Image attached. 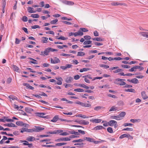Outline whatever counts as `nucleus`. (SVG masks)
Wrapping results in <instances>:
<instances>
[{
	"instance_id": "obj_1",
	"label": "nucleus",
	"mask_w": 148,
	"mask_h": 148,
	"mask_svg": "<svg viewBox=\"0 0 148 148\" xmlns=\"http://www.w3.org/2000/svg\"><path fill=\"white\" fill-rule=\"evenodd\" d=\"M125 80V79L117 78L114 80V83L118 85L124 86L126 84V83L124 82Z\"/></svg>"
},
{
	"instance_id": "obj_2",
	"label": "nucleus",
	"mask_w": 148,
	"mask_h": 148,
	"mask_svg": "<svg viewBox=\"0 0 148 148\" xmlns=\"http://www.w3.org/2000/svg\"><path fill=\"white\" fill-rule=\"evenodd\" d=\"M50 61L51 63L53 64L58 63L60 62L59 59L56 57H54L53 59L52 58H51Z\"/></svg>"
},
{
	"instance_id": "obj_3",
	"label": "nucleus",
	"mask_w": 148,
	"mask_h": 148,
	"mask_svg": "<svg viewBox=\"0 0 148 148\" xmlns=\"http://www.w3.org/2000/svg\"><path fill=\"white\" fill-rule=\"evenodd\" d=\"M111 5L113 6L116 5H123L125 6H127V5L126 4L124 3H119L113 2L111 3Z\"/></svg>"
},
{
	"instance_id": "obj_4",
	"label": "nucleus",
	"mask_w": 148,
	"mask_h": 148,
	"mask_svg": "<svg viewBox=\"0 0 148 148\" xmlns=\"http://www.w3.org/2000/svg\"><path fill=\"white\" fill-rule=\"evenodd\" d=\"M109 124L110 126H114L116 127L117 126V122L115 121L112 120L109 121Z\"/></svg>"
},
{
	"instance_id": "obj_5",
	"label": "nucleus",
	"mask_w": 148,
	"mask_h": 148,
	"mask_svg": "<svg viewBox=\"0 0 148 148\" xmlns=\"http://www.w3.org/2000/svg\"><path fill=\"white\" fill-rule=\"evenodd\" d=\"M70 139L68 137L60 138L57 139H56L55 141L56 142H60L61 141H70Z\"/></svg>"
},
{
	"instance_id": "obj_6",
	"label": "nucleus",
	"mask_w": 148,
	"mask_h": 148,
	"mask_svg": "<svg viewBox=\"0 0 148 148\" xmlns=\"http://www.w3.org/2000/svg\"><path fill=\"white\" fill-rule=\"evenodd\" d=\"M83 106L85 107H91V105L90 102L88 101L86 103H83Z\"/></svg>"
},
{
	"instance_id": "obj_7",
	"label": "nucleus",
	"mask_w": 148,
	"mask_h": 148,
	"mask_svg": "<svg viewBox=\"0 0 148 148\" xmlns=\"http://www.w3.org/2000/svg\"><path fill=\"white\" fill-rule=\"evenodd\" d=\"M35 128H34L35 132H39L44 129V128L41 127H39L35 126Z\"/></svg>"
},
{
	"instance_id": "obj_8",
	"label": "nucleus",
	"mask_w": 148,
	"mask_h": 148,
	"mask_svg": "<svg viewBox=\"0 0 148 148\" xmlns=\"http://www.w3.org/2000/svg\"><path fill=\"white\" fill-rule=\"evenodd\" d=\"M3 125L8 127H17V126L16 125L12 123H10L4 124Z\"/></svg>"
},
{
	"instance_id": "obj_9",
	"label": "nucleus",
	"mask_w": 148,
	"mask_h": 148,
	"mask_svg": "<svg viewBox=\"0 0 148 148\" xmlns=\"http://www.w3.org/2000/svg\"><path fill=\"white\" fill-rule=\"evenodd\" d=\"M79 124H83L84 125H88L89 123L88 121L84 120H81L79 121Z\"/></svg>"
},
{
	"instance_id": "obj_10",
	"label": "nucleus",
	"mask_w": 148,
	"mask_h": 148,
	"mask_svg": "<svg viewBox=\"0 0 148 148\" xmlns=\"http://www.w3.org/2000/svg\"><path fill=\"white\" fill-rule=\"evenodd\" d=\"M56 79L58 80V81L56 83V84L59 85H61L62 84V81L63 79L61 77L58 78L56 77Z\"/></svg>"
},
{
	"instance_id": "obj_11",
	"label": "nucleus",
	"mask_w": 148,
	"mask_h": 148,
	"mask_svg": "<svg viewBox=\"0 0 148 148\" xmlns=\"http://www.w3.org/2000/svg\"><path fill=\"white\" fill-rule=\"evenodd\" d=\"M102 120L98 119H91L90 120V121L92 123H100Z\"/></svg>"
},
{
	"instance_id": "obj_12",
	"label": "nucleus",
	"mask_w": 148,
	"mask_h": 148,
	"mask_svg": "<svg viewBox=\"0 0 148 148\" xmlns=\"http://www.w3.org/2000/svg\"><path fill=\"white\" fill-rule=\"evenodd\" d=\"M50 49H51V47H48L44 51V53L45 54V56H47L49 55V53L50 52Z\"/></svg>"
},
{
	"instance_id": "obj_13",
	"label": "nucleus",
	"mask_w": 148,
	"mask_h": 148,
	"mask_svg": "<svg viewBox=\"0 0 148 148\" xmlns=\"http://www.w3.org/2000/svg\"><path fill=\"white\" fill-rule=\"evenodd\" d=\"M126 113L124 112H121L119 115V117L120 118V119H123V117H124L126 115Z\"/></svg>"
},
{
	"instance_id": "obj_14",
	"label": "nucleus",
	"mask_w": 148,
	"mask_h": 148,
	"mask_svg": "<svg viewBox=\"0 0 148 148\" xmlns=\"http://www.w3.org/2000/svg\"><path fill=\"white\" fill-rule=\"evenodd\" d=\"M26 140L29 141H32L36 140L35 138L33 136H29L27 138Z\"/></svg>"
},
{
	"instance_id": "obj_15",
	"label": "nucleus",
	"mask_w": 148,
	"mask_h": 148,
	"mask_svg": "<svg viewBox=\"0 0 148 148\" xmlns=\"http://www.w3.org/2000/svg\"><path fill=\"white\" fill-rule=\"evenodd\" d=\"M34 8L31 7H29L27 8L28 12L29 13H34L36 12V11L33 10Z\"/></svg>"
},
{
	"instance_id": "obj_16",
	"label": "nucleus",
	"mask_w": 148,
	"mask_h": 148,
	"mask_svg": "<svg viewBox=\"0 0 148 148\" xmlns=\"http://www.w3.org/2000/svg\"><path fill=\"white\" fill-rule=\"evenodd\" d=\"M104 128L102 126L99 125L95 127L93 129V130H101L102 129H104Z\"/></svg>"
},
{
	"instance_id": "obj_17",
	"label": "nucleus",
	"mask_w": 148,
	"mask_h": 148,
	"mask_svg": "<svg viewBox=\"0 0 148 148\" xmlns=\"http://www.w3.org/2000/svg\"><path fill=\"white\" fill-rule=\"evenodd\" d=\"M42 40H41V42L42 43H46L48 42V38L46 37H42Z\"/></svg>"
},
{
	"instance_id": "obj_18",
	"label": "nucleus",
	"mask_w": 148,
	"mask_h": 148,
	"mask_svg": "<svg viewBox=\"0 0 148 148\" xmlns=\"http://www.w3.org/2000/svg\"><path fill=\"white\" fill-rule=\"evenodd\" d=\"M58 116L56 115L53 117L52 119L51 120V121L53 122H55L58 121Z\"/></svg>"
},
{
	"instance_id": "obj_19",
	"label": "nucleus",
	"mask_w": 148,
	"mask_h": 148,
	"mask_svg": "<svg viewBox=\"0 0 148 148\" xmlns=\"http://www.w3.org/2000/svg\"><path fill=\"white\" fill-rule=\"evenodd\" d=\"M73 80V77H69L66 78L65 81L67 83H70Z\"/></svg>"
},
{
	"instance_id": "obj_20",
	"label": "nucleus",
	"mask_w": 148,
	"mask_h": 148,
	"mask_svg": "<svg viewBox=\"0 0 148 148\" xmlns=\"http://www.w3.org/2000/svg\"><path fill=\"white\" fill-rule=\"evenodd\" d=\"M76 36H82L83 34V33L82 32L81 30H80V29L77 32H76Z\"/></svg>"
},
{
	"instance_id": "obj_21",
	"label": "nucleus",
	"mask_w": 148,
	"mask_h": 148,
	"mask_svg": "<svg viewBox=\"0 0 148 148\" xmlns=\"http://www.w3.org/2000/svg\"><path fill=\"white\" fill-rule=\"evenodd\" d=\"M104 108V107L102 106H98L95 107L94 108V110L95 111H98L99 110L103 109Z\"/></svg>"
},
{
	"instance_id": "obj_22",
	"label": "nucleus",
	"mask_w": 148,
	"mask_h": 148,
	"mask_svg": "<svg viewBox=\"0 0 148 148\" xmlns=\"http://www.w3.org/2000/svg\"><path fill=\"white\" fill-rule=\"evenodd\" d=\"M29 59L31 60H33L34 61H30L29 62V63H32L34 64H37L38 63L37 62V61L35 60L32 58H29Z\"/></svg>"
},
{
	"instance_id": "obj_23",
	"label": "nucleus",
	"mask_w": 148,
	"mask_h": 148,
	"mask_svg": "<svg viewBox=\"0 0 148 148\" xmlns=\"http://www.w3.org/2000/svg\"><path fill=\"white\" fill-rule=\"evenodd\" d=\"M84 140H86L88 141L92 142H93V139L90 137H85L84 138Z\"/></svg>"
},
{
	"instance_id": "obj_24",
	"label": "nucleus",
	"mask_w": 148,
	"mask_h": 148,
	"mask_svg": "<svg viewBox=\"0 0 148 148\" xmlns=\"http://www.w3.org/2000/svg\"><path fill=\"white\" fill-rule=\"evenodd\" d=\"M93 40L97 41H101L103 40L101 38H94L92 39Z\"/></svg>"
},
{
	"instance_id": "obj_25",
	"label": "nucleus",
	"mask_w": 148,
	"mask_h": 148,
	"mask_svg": "<svg viewBox=\"0 0 148 148\" xmlns=\"http://www.w3.org/2000/svg\"><path fill=\"white\" fill-rule=\"evenodd\" d=\"M25 110L26 112L30 113L33 111V110L30 108L26 107L25 108Z\"/></svg>"
},
{
	"instance_id": "obj_26",
	"label": "nucleus",
	"mask_w": 148,
	"mask_h": 148,
	"mask_svg": "<svg viewBox=\"0 0 148 148\" xmlns=\"http://www.w3.org/2000/svg\"><path fill=\"white\" fill-rule=\"evenodd\" d=\"M118 110V108L114 106H112L111 108L109 110L110 112L113 111L117 110Z\"/></svg>"
},
{
	"instance_id": "obj_27",
	"label": "nucleus",
	"mask_w": 148,
	"mask_h": 148,
	"mask_svg": "<svg viewBox=\"0 0 148 148\" xmlns=\"http://www.w3.org/2000/svg\"><path fill=\"white\" fill-rule=\"evenodd\" d=\"M69 132L71 134H74L77 135H78L79 134L78 132H75L74 130L69 131Z\"/></svg>"
},
{
	"instance_id": "obj_28",
	"label": "nucleus",
	"mask_w": 148,
	"mask_h": 148,
	"mask_svg": "<svg viewBox=\"0 0 148 148\" xmlns=\"http://www.w3.org/2000/svg\"><path fill=\"white\" fill-rule=\"evenodd\" d=\"M132 83L134 84H137L139 83V82L137 79L134 78L132 79Z\"/></svg>"
},
{
	"instance_id": "obj_29",
	"label": "nucleus",
	"mask_w": 148,
	"mask_h": 148,
	"mask_svg": "<svg viewBox=\"0 0 148 148\" xmlns=\"http://www.w3.org/2000/svg\"><path fill=\"white\" fill-rule=\"evenodd\" d=\"M142 97L143 99L145 100L148 98V96L145 93H141Z\"/></svg>"
},
{
	"instance_id": "obj_30",
	"label": "nucleus",
	"mask_w": 148,
	"mask_h": 148,
	"mask_svg": "<svg viewBox=\"0 0 148 148\" xmlns=\"http://www.w3.org/2000/svg\"><path fill=\"white\" fill-rule=\"evenodd\" d=\"M90 69L89 68H83L82 69H80L79 71L80 72H83L87 71H89Z\"/></svg>"
},
{
	"instance_id": "obj_31",
	"label": "nucleus",
	"mask_w": 148,
	"mask_h": 148,
	"mask_svg": "<svg viewBox=\"0 0 148 148\" xmlns=\"http://www.w3.org/2000/svg\"><path fill=\"white\" fill-rule=\"evenodd\" d=\"M111 118L112 119H114L117 120H121L119 115L117 116H111Z\"/></svg>"
},
{
	"instance_id": "obj_32",
	"label": "nucleus",
	"mask_w": 148,
	"mask_h": 148,
	"mask_svg": "<svg viewBox=\"0 0 148 148\" xmlns=\"http://www.w3.org/2000/svg\"><path fill=\"white\" fill-rule=\"evenodd\" d=\"M129 134H125L121 135L119 137L120 138H123L125 137L127 138Z\"/></svg>"
},
{
	"instance_id": "obj_33",
	"label": "nucleus",
	"mask_w": 148,
	"mask_h": 148,
	"mask_svg": "<svg viewBox=\"0 0 148 148\" xmlns=\"http://www.w3.org/2000/svg\"><path fill=\"white\" fill-rule=\"evenodd\" d=\"M37 116L40 117H44L43 116L45 115V113H37Z\"/></svg>"
},
{
	"instance_id": "obj_34",
	"label": "nucleus",
	"mask_w": 148,
	"mask_h": 148,
	"mask_svg": "<svg viewBox=\"0 0 148 148\" xmlns=\"http://www.w3.org/2000/svg\"><path fill=\"white\" fill-rule=\"evenodd\" d=\"M31 16L34 18H38L39 17V16L38 14H33Z\"/></svg>"
},
{
	"instance_id": "obj_35",
	"label": "nucleus",
	"mask_w": 148,
	"mask_h": 148,
	"mask_svg": "<svg viewBox=\"0 0 148 148\" xmlns=\"http://www.w3.org/2000/svg\"><path fill=\"white\" fill-rule=\"evenodd\" d=\"M56 38L58 39H60L63 40H67L68 39V38H66L64 37V36H61L58 37V36L56 37Z\"/></svg>"
},
{
	"instance_id": "obj_36",
	"label": "nucleus",
	"mask_w": 148,
	"mask_h": 148,
	"mask_svg": "<svg viewBox=\"0 0 148 148\" xmlns=\"http://www.w3.org/2000/svg\"><path fill=\"white\" fill-rule=\"evenodd\" d=\"M100 67H104L106 69H107L109 67V66L108 65L104 64H101L99 65Z\"/></svg>"
},
{
	"instance_id": "obj_37",
	"label": "nucleus",
	"mask_w": 148,
	"mask_h": 148,
	"mask_svg": "<svg viewBox=\"0 0 148 148\" xmlns=\"http://www.w3.org/2000/svg\"><path fill=\"white\" fill-rule=\"evenodd\" d=\"M107 131L110 133H112L113 132L112 128L111 127H108L107 128Z\"/></svg>"
},
{
	"instance_id": "obj_38",
	"label": "nucleus",
	"mask_w": 148,
	"mask_h": 148,
	"mask_svg": "<svg viewBox=\"0 0 148 148\" xmlns=\"http://www.w3.org/2000/svg\"><path fill=\"white\" fill-rule=\"evenodd\" d=\"M92 42L91 40H86L84 42L83 44L85 45H89L91 44L92 43Z\"/></svg>"
},
{
	"instance_id": "obj_39",
	"label": "nucleus",
	"mask_w": 148,
	"mask_h": 148,
	"mask_svg": "<svg viewBox=\"0 0 148 148\" xmlns=\"http://www.w3.org/2000/svg\"><path fill=\"white\" fill-rule=\"evenodd\" d=\"M84 141V140L82 139L74 140L72 141L73 143H77L79 142H82Z\"/></svg>"
},
{
	"instance_id": "obj_40",
	"label": "nucleus",
	"mask_w": 148,
	"mask_h": 148,
	"mask_svg": "<svg viewBox=\"0 0 148 148\" xmlns=\"http://www.w3.org/2000/svg\"><path fill=\"white\" fill-rule=\"evenodd\" d=\"M135 67L136 69H138L140 71L143 70L144 69L143 67L139 66H136Z\"/></svg>"
},
{
	"instance_id": "obj_41",
	"label": "nucleus",
	"mask_w": 148,
	"mask_h": 148,
	"mask_svg": "<svg viewBox=\"0 0 148 148\" xmlns=\"http://www.w3.org/2000/svg\"><path fill=\"white\" fill-rule=\"evenodd\" d=\"M85 55V53L82 51L78 52L77 53V56H83Z\"/></svg>"
},
{
	"instance_id": "obj_42",
	"label": "nucleus",
	"mask_w": 148,
	"mask_h": 148,
	"mask_svg": "<svg viewBox=\"0 0 148 148\" xmlns=\"http://www.w3.org/2000/svg\"><path fill=\"white\" fill-rule=\"evenodd\" d=\"M12 66L13 68V69L14 71H18L19 70V68L17 66L14 65H13Z\"/></svg>"
},
{
	"instance_id": "obj_43",
	"label": "nucleus",
	"mask_w": 148,
	"mask_h": 148,
	"mask_svg": "<svg viewBox=\"0 0 148 148\" xmlns=\"http://www.w3.org/2000/svg\"><path fill=\"white\" fill-rule=\"evenodd\" d=\"M123 71V70L122 69H119L113 71V72L114 73H119Z\"/></svg>"
},
{
	"instance_id": "obj_44",
	"label": "nucleus",
	"mask_w": 148,
	"mask_h": 148,
	"mask_svg": "<svg viewBox=\"0 0 148 148\" xmlns=\"http://www.w3.org/2000/svg\"><path fill=\"white\" fill-rule=\"evenodd\" d=\"M74 90L75 91L79 92H84V90L81 88H77L75 89Z\"/></svg>"
},
{
	"instance_id": "obj_45",
	"label": "nucleus",
	"mask_w": 148,
	"mask_h": 148,
	"mask_svg": "<svg viewBox=\"0 0 148 148\" xmlns=\"http://www.w3.org/2000/svg\"><path fill=\"white\" fill-rule=\"evenodd\" d=\"M140 119H131L130 120V121L133 123H134L136 122H138V121H140Z\"/></svg>"
},
{
	"instance_id": "obj_46",
	"label": "nucleus",
	"mask_w": 148,
	"mask_h": 148,
	"mask_svg": "<svg viewBox=\"0 0 148 148\" xmlns=\"http://www.w3.org/2000/svg\"><path fill=\"white\" fill-rule=\"evenodd\" d=\"M9 97L10 99H12V100L16 99L17 100L18 98L17 97L15 96H14L13 95H10Z\"/></svg>"
},
{
	"instance_id": "obj_47",
	"label": "nucleus",
	"mask_w": 148,
	"mask_h": 148,
	"mask_svg": "<svg viewBox=\"0 0 148 148\" xmlns=\"http://www.w3.org/2000/svg\"><path fill=\"white\" fill-rule=\"evenodd\" d=\"M58 21V20L57 19H56L55 20H53L51 21L50 23L51 24H55Z\"/></svg>"
},
{
	"instance_id": "obj_48",
	"label": "nucleus",
	"mask_w": 148,
	"mask_h": 148,
	"mask_svg": "<svg viewBox=\"0 0 148 148\" xmlns=\"http://www.w3.org/2000/svg\"><path fill=\"white\" fill-rule=\"evenodd\" d=\"M125 91L126 92H135V90L133 89L130 88L128 89H125Z\"/></svg>"
},
{
	"instance_id": "obj_49",
	"label": "nucleus",
	"mask_w": 148,
	"mask_h": 148,
	"mask_svg": "<svg viewBox=\"0 0 148 148\" xmlns=\"http://www.w3.org/2000/svg\"><path fill=\"white\" fill-rule=\"evenodd\" d=\"M108 96L111 97H112V98H118V97L117 96L113 95H111L110 94H109L107 95Z\"/></svg>"
},
{
	"instance_id": "obj_50",
	"label": "nucleus",
	"mask_w": 148,
	"mask_h": 148,
	"mask_svg": "<svg viewBox=\"0 0 148 148\" xmlns=\"http://www.w3.org/2000/svg\"><path fill=\"white\" fill-rule=\"evenodd\" d=\"M80 30H81L83 33V32H86L88 31V29L84 28H80Z\"/></svg>"
},
{
	"instance_id": "obj_51",
	"label": "nucleus",
	"mask_w": 148,
	"mask_h": 148,
	"mask_svg": "<svg viewBox=\"0 0 148 148\" xmlns=\"http://www.w3.org/2000/svg\"><path fill=\"white\" fill-rule=\"evenodd\" d=\"M84 38L85 40H89L91 39V37L89 36L86 35L84 37Z\"/></svg>"
},
{
	"instance_id": "obj_52",
	"label": "nucleus",
	"mask_w": 148,
	"mask_h": 148,
	"mask_svg": "<svg viewBox=\"0 0 148 148\" xmlns=\"http://www.w3.org/2000/svg\"><path fill=\"white\" fill-rule=\"evenodd\" d=\"M136 69L135 66H134L131 69L129 70V71L132 72L136 71Z\"/></svg>"
},
{
	"instance_id": "obj_53",
	"label": "nucleus",
	"mask_w": 148,
	"mask_h": 148,
	"mask_svg": "<svg viewBox=\"0 0 148 148\" xmlns=\"http://www.w3.org/2000/svg\"><path fill=\"white\" fill-rule=\"evenodd\" d=\"M79 86L81 87H83L87 89H88L89 88V87L88 86L85 85L84 84H79Z\"/></svg>"
},
{
	"instance_id": "obj_54",
	"label": "nucleus",
	"mask_w": 148,
	"mask_h": 148,
	"mask_svg": "<svg viewBox=\"0 0 148 148\" xmlns=\"http://www.w3.org/2000/svg\"><path fill=\"white\" fill-rule=\"evenodd\" d=\"M23 123L22 121H18L16 123V124L18 126H22Z\"/></svg>"
},
{
	"instance_id": "obj_55",
	"label": "nucleus",
	"mask_w": 148,
	"mask_h": 148,
	"mask_svg": "<svg viewBox=\"0 0 148 148\" xmlns=\"http://www.w3.org/2000/svg\"><path fill=\"white\" fill-rule=\"evenodd\" d=\"M123 131H132L133 130V129L132 128H124L122 130Z\"/></svg>"
},
{
	"instance_id": "obj_56",
	"label": "nucleus",
	"mask_w": 148,
	"mask_h": 148,
	"mask_svg": "<svg viewBox=\"0 0 148 148\" xmlns=\"http://www.w3.org/2000/svg\"><path fill=\"white\" fill-rule=\"evenodd\" d=\"M147 32H141L140 33L141 35L144 37H146Z\"/></svg>"
},
{
	"instance_id": "obj_57",
	"label": "nucleus",
	"mask_w": 148,
	"mask_h": 148,
	"mask_svg": "<svg viewBox=\"0 0 148 148\" xmlns=\"http://www.w3.org/2000/svg\"><path fill=\"white\" fill-rule=\"evenodd\" d=\"M64 86L65 88H67L68 87H72V85L70 84H64Z\"/></svg>"
},
{
	"instance_id": "obj_58",
	"label": "nucleus",
	"mask_w": 148,
	"mask_h": 148,
	"mask_svg": "<svg viewBox=\"0 0 148 148\" xmlns=\"http://www.w3.org/2000/svg\"><path fill=\"white\" fill-rule=\"evenodd\" d=\"M121 66L125 69H129L130 68V66L126 65H122Z\"/></svg>"
},
{
	"instance_id": "obj_59",
	"label": "nucleus",
	"mask_w": 148,
	"mask_h": 148,
	"mask_svg": "<svg viewBox=\"0 0 148 148\" xmlns=\"http://www.w3.org/2000/svg\"><path fill=\"white\" fill-rule=\"evenodd\" d=\"M77 36L76 32H71L69 34V36Z\"/></svg>"
},
{
	"instance_id": "obj_60",
	"label": "nucleus",
	"mask_w": 148,
	"mask_h": 148,
	"mask_svg": "<svg viewBox=\"0 0 148 148\" xmlns=\"http://www.w3.org/2000/svg\"><path fill=\"white\" fill-rule=\"evenodd\" d=\"M33 132H35V129L34 128L31 129H27V132H31L32 133Z\"/></svg>"
},
{
	"instance_id": "obj_61",
	"label": "nucleus",
	"mask_w": 148,
	"mask_h": 148,
	"mask_svg": "<svg viewBox=\"0 0 148 148\" xmlns=\"http://www.w3.org/2000/svg\"><path fill=\"white\" fill-rule=\"evenodd\" d=\"M65 66L66 69H67L68 68H69L72 67V65L71 64H66L65 65Z\"/></svg>"
},
{
	"instance_id": "obj_62",
	"label": "nucleus",
	"mask_w": 148,
	"mask_h": 148,
	"mask_svg": "<svg viewBox=\"0 0 148 148\" xmlns=\"http://www.w3.org/2000/svg\"><path fill=\"white\" fill-rule=\"evenodd\" d=\"M33 29H35L37 28H39L40 26L38 25H34L31 27Z\"/></svg>"
},
{
	"instance_id": "obj_63",
	"label": "nucleus",
	"mask_w": 148,
	"mask_h": 148,
	"mask_svg": "<svg viewBox=\"0 0 148 148\" xmlns=\"http://www.w3.org/2000/svg\"><path fill=\"white\" fill-rule=\"evenodd\" d=\"M22 20L24 22H27V16H24L23 17Z\"/></svg>"
},
{
	"instance_id": "obj_64",
	"label": "nucleus",
	"mask_w": 148,
	"mask_h": 148,
	"mask_svg": "<svg viewBox=\"0 0 148 148\" xmlns=\"http://www.w3.org/2000/svg\"><path fill=\"white\" fill-rule=\"evenodd\" d=\"M118 104L121 106H122L124 105V103L122 101H120L118 102Z\"/></svg>"
}]
</instances>
